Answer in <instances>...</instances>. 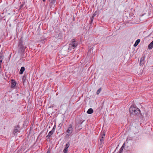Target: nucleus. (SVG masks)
Instances as JSON below:
<instances>
[{
  "instance_id": "1",
  "label": "nucleus",
  "mask_w": 153,
  "mask_h": 153,
  "mask_svg": "<svg viewBox=\"0 0 153 153\" xmlns=\"http://www.w3.org/2000/svg\"><path fill=\"white\" fill-rule=\"evenodd\" d=\"M129 112L131 115H135L138 114L140 113V109L135 107H131L129 110Z\"/></svg>"
},
{
  "instance_id": "7",
  "label": "nucleus",
  "mask_w": 153,
  "mask_h": 153,
  "mask_svg": "<svg viewBox=\"0 0 153 153\" xmlns=\"http://www.w3.org/2000/svg\"><path fill=\"white\" fill-rule=\"evenodd\" d=\"M153 48V40L150 43L148 46V48L149 49H151Z\"/></svg>"
},
{
  "instance_id": "11",
  "label": "nucleus",
  "mask_w": 153,
  "mask_h": 153,
  "mask_svg": "<svg viewBox=\"0 0 153 153\" xmlns=\"http://www.w3.org/2000/svg\"><path fill=\"white\" fill-rule=\"evenodd\" d=\"M54 132V131H53L52 130H51L48 133V135L47 136V137H49L51 136Z\"/></svg>"
},
{
  "instance_id": "21",
  "label": "nucleus",
  "mask_w": 153,
  "mask_h": 153,
  "mask_svg": "<svg viewBox=\"0 0 153 153\" xmlns=\"http://www.w3.org/2000/svg\"><path fill=\"white\" fill-rule=\"evenodd\" d=\"M47 153H50V151L49 150L48 151Z\"/></svg>"
},
{
  "instance_id": "14",
  "label": "nucleus",
  "mask_w": 153,
  "mask_h": 153,
  "mask_svg": "<svg viewBox=\"0 0 153 153\" xmlns=\"http://www.w3.org/2000/svg\"><path fill=\"white\" fill-rule=\"evenodd\" d=\"M101 91V88H100L99 89H98L97 91V95H98L99 94V93H100V92Z\"/></svg>"
},
{
  "instance_id": "5",
  "label": "nucleus",
  "mask_w": 153,
  "mask_h": 153,
  "mask_svg": "<svg viewBox=\"0 0 153 153\" xmlns=\"http://www.w3.org/2000/svg\"><path fill=\"white\" fill-rule=\"evenodd\" d=\"M11 88H14L15 87L16 83L15 80L12 79L11 80Z\"/></svg>"
},
{
  "instance_id": "2",
  "label": "nucleus",
  "mask_w": 153,
  "mask_h": 153,
  "mask_svg": "<svg viewBox=\"0 0 153 153\" xmlns=\"http://www.w3.org/2000/svg\"><path fill=\"white\" fill-rule=\"evenodd\" d=\"M77 45L76 42L74 39L71 40V43L69 44V49L71 50L74 49Z\"/></svg>"
},
{
  "instance_id": "23",
  "label": "nucleus",
  "mask_w": 153,
  "mask_h": 153,
  "mask_svg": "<svg viewBox=\"0 0 153 153\" xmlns=\"http://www.w3.org/2000/svg\"><path fill=\"white\" fill-rule=\"evenodd\" d=\"M46 0H42L44 2Z\"/></svg>"
},
{
  "instance_id": "10",
  "label": "nucleus",
  "mask_w": 153,
  "mask_h": 153,
  "mask_svg": "<svg viewBox=\"0 0 153 153\" xmlns=\"http://www.w3.org/2000/svg\"><path fill=\"white\" fill-rule=\"evenodd\" d=\"M140 39H137L135 42V43L134 44V46L135 47L137 46L138 44L140 43Z\"/></svg>"
},
{
  "instance_id": "16",
  "label": "nucleus",
  "mask_w": 153,
  "mask_h": 153,
  "mask_svg": "<svg viewBox=\"0 0 153 153\" xmlns=\"http://www.w3.org/2000/svg\"><path fill=\"white\" fill-rule=\"evenodd\" d=\"M68 149H67L65 148L63 150L64 153H67Z\"/></svg>"
},
{
  "instance_id": "8",
  "label": "nucleus",
  "mask_w": 153,
  "mask_h": 153,
  "mask_svg": "<svg viewBox=\"0 0 153 153\" xmlns=\"http://www.w3.org/2000/svg\"><path fill=\"white\" fill-rule=\"evenodd\" d=\"M25 68L24 67H22L20 69L19 71V73L20 74H23L24 71L25 70Z\"/></svg>"
},
{
  "instance_id": "9",
  "label": "nucleus",
  "mask_w": 153,
  "mask_h": 153,
  "mask_svg": "<svg viewBox=\"0 0 153 153\" xmlns=\"http://www.w3.org/2000/svg\"><path fill=\"white\" fill-rule=\"evenodd\" d=\"M93 112V109L91 108H90L89 109H88V110L87 111V113L88 114H91Z\"/></svg>"
},
{
  "instance_id": "6",
  "label": "nucleus",
  "mask_w": 153,
  "mask_h": 153,
  "mask_svg": "<svg viewBox=\"0 0 153 153\" xmlns=\"http://www.w3.org/2000/svg\"><path fill=\"white\" fill-rule=\"evenodd\" d=\"M145 60V57H142L140 60V65H141L143 64L144 63V60Z\"/></svg>"
},
{
  "instance_id": "4",
  "label": "nucleus",
  "mask_w": 153,
  "mask_h": 153,
  "mask_svg": "<svg viewBox=\"0 0 153 153\" xmlns=\"http://www.w3.org/2000/svg\"><path fill=\"white\" fill-rule=\"evenodd\" d=\"M105 136V134L104 132L102 133L100 135V144L101 145H102V143H103L104 141V140Z\"/></svg>"
},
{
  "instance_id": "18",
  "label": "nucleus",
  "mask_w": 153,
  "mask_h": 153,
  "mask_svg": "<svg viewBox=\"0 0 153 153\" xmlns=\"http://www.w3.org/2000/svg\"><path fill=\"white\" fill-rule=\"evenodd\" d=\"M56 128V125H55L54 126H53V129H52V130L53 131H54V132L55 129V128Z\"/></svg>"
},
{
  "instance_id": "22",
  "label": "nucleus",
  "mask_w": 153,
  "mask_h": 153,
  "mask_svg": "<svg viewBox=\"0 0 153 153\" xmlns=\"http://www.w3.org/2000/svg\"><path fill=\"white\" fill-rule=\"evenodd\" d=\"M1 63H0V68H1Z\"/></svg>"
},
{
  "instance_id": "15",
  "label": "nucleus",
  "mask_w": 153,
  "mask_h": 153,
  "mask_svg": "<svg viewBox=\"0 0 153 153\" xmlns=\"http://www.w3.org/2000/svg\"><path fill=\"white\" fill-rule=\"evenodd\" d=\"M3 59V57L2 55H0V63H1Z\"/></svg>"
},
{
  "instance_id": "17",
  "label": "nucleus",
  "mask_w": 153,
  "mask_h": 153,
  "mask_svg": "<svg viewBox=\"0 0 153 153\" xmlns=\"http://www.w3.org/2000/svg\"><path fill=\"white\" fill-rule=\"evenodd\" d=\"M18 131V130L17 129H15L13 132V133L14 134H15Z\"/></svg>"
},
{
  "instance_id": "20",
  "label": "nucleus",
  "mask_w": 153,
  "mask_h": 153,
  "mask_svg": "<svg viewBox=\"0 0 153 153\" xmlns=\"http://www.w3.org/2000/svg\"><path fill=\"white\" fill-rule=\"evenodd\" d=\"M95 15H96V14H95V13L94 14L93 16V17H92V19H91V20H92V21H93V18H94V16Z\"/></svg>"
},
{
  "instance_id": "3",
  "label": "nucleus",
  "mask_w": 153,
  "mask_h": 153,
  "mask_svg": "<svg viewBox=\"0 0 153 153\" xmlns=\"http://www.w3.org/2000/svg\"><path fill=\"white\" fill-rule=\"evenodd\" d=\"M73 132V128L71 125H70L67 129L66 133H67L66 136L69 137L70 136Z\"/></svg>"
},
{
  "instance_id": "12",
  "label": "nucleus",
  "mask_w": 153,
  "mask_h": 153,
  "mask_svg": "<svg viewBox=\"0 0 153 153\" xmlns=\"http://www.w3.org/2000/svg\"><path fill=\"white\" fill-rule=\"evenodd\" d=\"M124 144H123V146L121 147L120 150V151H119V152L120 153H121L122 151H123V148H124Z\"/></svg>"
},
{
  "instance_id": "19",
  "label": "nucleus",
  "mask_w": 153,
  "mask_h": 153,
  "mask_svg": "<svg viewBox=\"0 0 153 153\" xmlns=\"http://www.w3.org/2000/svg\"><path fill=\"white\" fill-rule=\"evenodd\" d=\"M50 1H51L52 3H54L55 2L56 0H50Z\"/></svg>"
},
{
  "instance_id": "13",
  "label": "nucleus",
  "mask_w": 153,
  "mask_h": 153,
  "mask_svg": "<svg viewBox=\"0 0 153 153\" xmlns=\"http://www.w3.org/2000/svg\"><path fill=\"white\" fill-rule=\"evenodd\" d=\"M70 143L69 142H68L66 144L65 148L66 149H68L70 146Z\"/></svg>"
}]
</instances>
